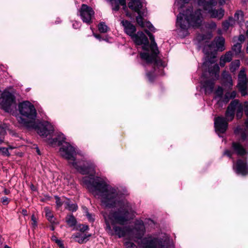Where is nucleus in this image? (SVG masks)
<instances>
[{
    "instance_id": "nucleus-1",
    "label": "nucleus",
    "mask_w": 248,
    "mask_h": 248,
    "mask_svg": "<svg viewBox=\"0 0 248 248\" xmlns=\"http://www.w3.org/2000/svg\"><path fill=\"white\" fill-rule=\"evenodd\" d=\"M82 183L94 196H98L102 204L108 208L118 207L110 216L111 224L124 225L129 220V214L132 209L131 204L125 199L121 198L118 188L108 185L99 178L85 176Z\"/></svg>"
},
{
    "instance_id": "nucleus-2",
    "label": "nucleus",
    "mask_w": 248,
    "mask_h": 248,
    "mask_svg": "<svg viewBox=\"0 0 248 248\" xmlns=\"http://www.w3.org/2000/svg\"><path fill=\"white\" fill-rule=\"evenodd\" d=\"M202 22L201 10L193 12L192 8L187 9L184 13H180L177 16L176 23L180 35L185 37L188 34V29L190 26L199 27Z\"/></svg>"
},
{
    "instance_id": "nucleus-3",
    "label": "nucleus",
    "mask_w": 248,
    "mask_h": 248,
    "mask_svg": "<svg viewBox=\"0 0 248 248\" xmlns=\"http://www.w3.org/2000/svg\"><path fill=\"white\" fill-rule=\"evenodd\" d=\"M235 134H241V138L237 141H233L232 143V149L224 151L223 155H226L231 158L233 153L238 156H243L248 155V133H247L240 126H237L234 131Z\"/></svg>"
},
{
    "instance_id": "nucleus-4",
    "label": "nucleus",
    "mask_w": 248,
    "mask_h": 248,
    "mask_svg": "<svg viewBox=\"0 0 248 248\" xmlns=\"http://www.w3.org/2000/svg\"><path fill=\"white\" fill-rule=\"evenodd\" d=\"M121 24L124 27V32L130 36L135 43L137 45H143L142 49L147 50L149 47V41L147 37L142 31L135 33L136 28L130 21L123 20Z\"/></svg>"
},
{
    "instance_id": "nucleus-5",
    "label": "nucleus",
    "mask_w": 248,
    "mask_h": 248,
    "mask_svg": "<svg viewBox=\"0 0 248 248\" xmlns=\"http://www.w3.org/2000/svg\"><path fill=\"white\" fill-rule=\"evenodd\" d=\"M18 122L27 129H34L37 133L43 137H46L53 132L54 128L48 122H44L39 124H36L35 122L28 121L21 116L17 117Z\"/></svg>"
},
{
    "instance_id": "nucleus-6",
    "label": "nucleus",
    "mask_w": 248,
    "mask_h": 248,
    "mask_svg": "<svg viewBox=\"0 0 248 248\" xmlns=\"http://www.w3.org/2000/svg\"><path fill=\"white\" fill-rule=\"evenodd\" d=\"M18 108L20 114L30 120L28 121L34 122L37 116V112L32 103L28 101H25L19 103Z\"/></svg>"
},
{
    "instance_id": "nucleus-7",
    "label": "nucleus",
    "mask_w": 248,
    "mask_h": 248,
    "mask_svg": "<svg viewBox=\"0 0 248 248\" xmlns=\"http://www.w3.org/2000/svg\"><path fill=\"white\" fill-rule=\"evenodd\" d=\"M16 104L14 95L9 91H4L0 97V105L7 112L11 110V107Z\"/></svg>"
},
{
    "instance_id": "nucleus-8",
    "label": "nucleus",
    "mask_w": 248,
    "mask_h": 248,
    "mask_svg": "<svg viewBox=\"0 0 248 248\" xmlns=\"http://www.w3.org/2000/svg\"><path fill=\"white\" fill-rule=\"evenodd\" d=\"M247 155L242 156V158H238L233 163L232 168L237 174L246 176L248 174V163Z\"/></svg>"
},
{
    "instance_id": "nucleus-9",
    "label": "nucleus",
    "mask_w": 248,
    "mask_h": 248,
    "mask_svg": "<svg viewBox=\"0 0 248 248\" xmlns=\"http://www.w3.org/2000/svg\"><path fill=\"white\" fill-rule=\"evenodd\" d=\"M145 32L148 35L151 40V45L150 46V49L152 51V53L149 54V52H142L140 53V56L141 59L146 60L149 62L152 59L154 58L157 52H158V49L157 46V44L155 42L154 36L147 30H145Z\"/></svg>"
},
{
    "instance_id": "nucleus-10",
    "label": "nucleus",
    "mask_w": 248,
    "mask_h": 248,
    "mask_svg": "<svg viewBox=\"0 0 248 248\" xmlns=\"http://www.w3.org/2000/svg\"><path fill=\"white\" fill-rule=\"evenodd\" d=\"M79 15L82 21L88 25L93 22V19L94 17V12L90 6L83 4L79 11Z\"/></svg>"
},
{
    "instance_id": "nucleus-11",
    "label": "nucleus",
    "mask_w": 248,
    "mask_h": 248,
    "mask_svg": "<svg viewBox=\"0 0 248 248\" xmlns=\"http://www.w3.org/2000/svg\"><path fill=\"white\" fill-rule=\"evenodd\" d=\"M60 153L62 157L73 162H76V153L75 148L68 142H64L60 149Z\"/></svg>"
},
{
    "instance_id": "nucleus-12",
    "label": "nucleus",
    "mask_w": 248,
    "mask_h": 248,
    "mask_svg": "<svg viewBox=\"0 0 248 248\" xmlns=\"http://www.w3.org/2000/svg\"><path fill=\"white\" fill-rule=\"evenodd\" d=\"M215 44H216L217 50L222 51L225 50V39L223 37L219 36L216 38L214 40V42H212L207 46H204L203 51L206 55L209 54L210 51L208 50L209 49L211 51L212 50V48L214 46Z\"/></svg>"
},
{
    "instance_id": "nucleus-13",
    "label": "nucleus",
    "mask_w": 248,
    "mask_h": 248,
    "mask_svg": "<svg viewBox=\"0 0 248 248\" xmlns=\"http://www.w3.org/2000/svg\"><path fill=\"white\" fill-rule=\"evenodd\" d=\"M143 248H164L161 241L156 238L145 237L142 240Z\"/></svg>"
},
{
    "instance_id": "nucleus-14",
    "label": "nucleus",
    "mask_w": 248,
    "mask_h": 248,
    "mask_svg": "<svg viewBox=\"0 0 248 248\" xmlns=\"http://www.w3.org/2000/svg\"><path fill=\"white\" fill-rule=\"evenodd\" d=\"M70 163V162H69ZM72 165L80 173L82 174H87L90 172H93L94 171V165L90 161H86L84 163L83 166H79L77 162H72L71 163Z\"/></svg>"
},
{
    "instance_id": "nucleus-15",
    "label": "nucleus",
    "mask_w": 248,
    "mask_h": 248,
    "mask_svg": "<svg viewBox=\"0 0 248 248\" xmlns=\"http://www.w3.org/2000/svg\"><path fill=\"white\" fill-rule=\"evenodd\" d=\"M106 230L111 235L115 234L118 235L119 238L124 237L125 235L126 231V227L117 226L115 225L116 223H114V224H112L113 226V231L108 221H106Z\"/></svg>"
},
{
    "instance_id": "nucleus-16",
    "label": "nucleus",
    "mask_w": 248,
    "mask_h": 248,
    "mask_svg": "<svg viewBox=\"0 0 248 248\" xmlns=\"http://www.w3.org/2000/svg\"><path fill=\"white\" fill-rule=\"evenodd\" d=\"M228 122L224 117L218 116L215 118L214 125L216 131L218 133H224L227 130Z\"/></svg>"
},
{
    "instance_id": "nucleus-17",
    "label": "nucleus",
    "mask_w": 248,
    "mask_h": 248,
    "mask_svg": "<svg viewBox=\"0 0 248 248\" xmlns=\"http://www.w3.org/2000/svg\"><path fill=\"white\" fill-rule=\"evenodd\" d=\"M216 57L214 56L212 58H211L210 60H206L203 63V67H208V72L209 73L211 76H215V77H217V76H218V72L219 70V67L218 64H215L213 66L210 67V64H213L215 62V59Z\"/></svg>"
},
{
    "instance_id": "nucleus-18",
    "label": "nucleus",
    "mask_w": 248,
    "mask_h": 248,
    "mask_svg": "<svg viewBox=\"0 0 248 248\" xmlns=\"http://www.w3.org/2000/svg\"><path fill=\"white\" fill-rule=\"evenodd\" d=\"M221 82L224 89L228 91L232 89L233 86V81L232 76L228 72L224 71L221 74Z\"/></svg>"
},
{
    "instance_id": "nucleus-19",
    "label": "nucleus",
    "mask_w": 248,
    "mask_h": 248,
    "mask_svg": "<svg viewBox=\"0 0 248 248\" xmlns=\"http://www.w3.org/2000/svg\"><path fill=\"white\" fill-rule=\"evenodd\" d=\"M231 103H233V109L234 111H236V118L238 120L241 119L246 107L245 102L240 103L239 100L235 99L232 101Z\"/></svg>"
},
{
    "instance_id": "nucleus-20",
    "label": "nucleus",
    "mask_w": 248,
    "mask_h": 248,
    "mask_svg": "<svg viewBox=\"0 0 248 248\" xmlns=\"http://www.w3.org/2000/svg\"><path fill=\"white\" fill-rule=\"evenodd\" d=\"M128 4V7L133 11L139 14L140 12V9L142 7V4L140 0H129Z\"/></svg>"
},
{
    "instance_id": "nucleus-21",
    "label": "nucleus",
    "mask_w": 248,
    "mask_h": 248,
    "mask_svg": "<svg viewBox=\"0 0 248 248\" xmlns=\"http://www.w3.org/2000/svg\"><path fill=\"white\" fill-rule=\"evenodd\" d=\"M217 4L216 0H205L202 2V6L205 11L209 13L211 10H213V7ZM199 4L201 5V1H199Z\"/></svg>"
},
{
    "instance_id": "nucleus-22",
    "label": "nucleus",
    "mask_w": 248,
    "mask_h": 248,
    "mask_svg": "<svg viewBox=\"0 0 248 248\" xmlns=\"http://www.w3.org/2000/svg\"><path fill=\"white\" fill-rule=\"evenodd\" d=\"M91 236V234L83 235L80 232L74 233L72 236V238L76 242L79 244H83L86 243L88 240V238Z\"/></svg>"
},
{
    "instance_id": "nucleus-23",
    "label": "nucleus",
    "mask_w": 248,
    "mask_h": 248,
    "mask_svg": "<svg viewBox=\"0 0 248 248\" xmlns=\"http://www.w3.org/2000/svg\"><path fill=\"white\" fill-rule=\"evenodd\" d=\"M248 81L247 76L244 70H241L238 76V84L237 87H246L247 86Z\"/></svg>"
},
{
    "instance_id": "nucleus-24",
    "label": "nucleus",
    "mask_w": 248,
    "mask_h": 248,
    "mask_svg": "<svg viewBox=\"0 0 248 248\" xmlns=\"http://www.w3.org/2000/svg\"><path fill=\"white\" fill-rule=\"evenodd\" d=\"M233 103H230L226 110L224 118L228 122L232 121L234 117L235 111L233 109Z\"/></svg>"
},
{
    "instance_id": "nucleus-25",
    "label": "nucleus",
    "mask_w": 248,
    "mask_h": 248,
    "mask_svg": "<svg viewBox=\"0 0 248 248\" xmlns=\"http://www.w3.org/2000/svg\"><path fill=\"white\" fill-rule=\"evenodd\" d=\"M215 79H211L206 80L202 83L203 88L205 90V93H211L213 90Z\"/></svg>"
},
{
    "instance_id": "nucleus-26",
    "label": "nucleus",
    "mask_w": 248,
    "mask_h": 248,
    "mask_svg": "<svg viewBox=\"0 0 248 248\" xmlns=\"http://www.w3.org/2000/svg\"><path fill=\"white\" fill-rule=\"evenodd\" d=\"M211 17L221 19L224 15V10L222 8L214 9L209 13Z\"/></svg>"
},
{
    "instance_id": "nucleus-27",
    "label": "nucleus",
    "mask_w": 248,
    "mask_h": 248,
    "mask_svg": "<svg viewBox=\"0 0 248 248\" xmlns=\"http://www.w3.org/2000/svg\"><path fill=\"white\" fill-rule=\"evenodd\" d=\"M232 54L231 51L227 52L224 55L222 56L220 58L219 65L223 67L226 62H230L232 60Z\"/></svg>"
},
{
    "instance_id": "nucleus-28",
    "label": "nucleus",
    "mask_w": 248,
    "mask_h": 248,
    "mask_svg": "<svg viewBox=\"0 0 248 248\" xmlns=\"http://www.w3.org/2000/svg\"><path fill=\"white\" fill-rule=\"evenodd\" d=\"M158 53L159 51L157 52L154 57V58L152 59L149 62L147 61L146 60H144L147 63H153L155 70L156 67H165V66L164 62H163L161 60L157 59V56Z\"/></svg>"
},
{
    "instance_id": "nucleus-29",
    "label": "nucleus",
    "mask_w": 248,
    "mask_h": 248,
    "mask_svg": "<svg viewBox=\"0 0 248 248\" xmlns=\"http://www.w3.org/2000/svg\"><path fill=\"white\" fill-rule=\"evenodd\" d=\"M45 212V216L47 219V220L51 224H58L56 221V219L55 218L53 214L52 211L49 209L48 207H45L44 208Z\"/></svg>"
},
{
    "instance_id": "nucleus-30",
    "label": "nucleus",
    "mask_w": 248,
    "mask_h": 248,
    "mask_svg": "<svg viewBox=\"0 0 248 248\" xmlns=\"http://www.w3.org/2000/svg\"><path fill=\"white\" fill-rule=\"evenodd\" d=\"M65 208L70 211L75 212L77 210L78 206L77 204L71 203L69 200L64 202Z\"/></svg>"
},
{
    "instance_id": "nucleus-31",
    "label": "nucleus",
    "mask_w": 248,
    "mask_h": 248,
    "mask_svg": "<svg viewBox=\"0 0 248 248\" xmlns=\"http://www.w3.org/2000/svg\"><path fill=\"white\" fill-rule=\"evenodd\" d=\"M66 222L70 227L74 226L76 225L77 221L73 215H68L66 217Z\"/></svg>"
},
{
    "instance_id": "nucleus-32",
    "label": "nucleus",
    "mask_w": 248,
    "mask_h": 248,
    "mask_svg": "<svg viewBox=\"0 0 248 248\" xmlns=\"http://www.w3.org/2000/svg\"><path fill=\"white\" fill-rule=\"evenodd\" d=\"M240 62L239 60H236L231 62L230 66V71L234 72L240 66Z\"/></svg>"
},
{
    "instance_id": "nucleus-33",
    "label": "nucleus",
    "mask_w": 248,
    "mask_h": 248,
    "mask_svg": "<svg viewBox=\"0 0 248 248\" xmlns=\"http://www.w3.org/2000/svg\"><path fill=\"white\" fill-rule=\"evenodd\" d=\"M234 18L236 21V23H239L243 20V12L241 11L237 12L234 16Z\"/></svg>"
},
{
    "instance_id": "nucleus-34",
    "label": "nucleus",
    "mask_w": 248,
    "mask_h": 248,
    "mask_svg": "<svg viewBox=\"0 0 248 248\" xmlns=\"http://www.w3.org/2000/svg\"><path fill=\"white\" fill-rule=\"evenodd\" d=\"M138 16L136 17V21L137 23L142 28L145 27V22L143 21V17L141 16V12L138 14Z\"/></svg>"
},
{
    "instance_id": "nucleus-35",
    "label": "nucleus",
    "mask_w": 248,
    "mask_h": 248,
    "mask_svg": "<svg viewBox=\"0 0 248 248\" xmlns=\"http://www.w3.org/2000/svg\"><path fill=\"white\" fill-rule=\"evenodd\" d=\"M98 29L100 32L105 33L108 31V28L104 22H101L98 25Z\"/></svg>"
},
{
    "instance_id": "nucleus-36",
    "label": "nucleus",
    "mask_w": 248,
    "mask_h": 248,
    "mask_svg": "<svg viewBox=\"0 0 248 248\" xmlns=\"http://www.w3.org/2000/svg\"><path fill=\"white\" fill-rule=\"evenodd\" d=\"M58 140V146L62 145L64 143L66 139L64 135L62 133H59L56 136Z\"/></svg>"
},
{
    "instance_id": "nucleus-37",
    "label": "nucleus",
    "mask_w": 248,
    "mask_h": 248,
    "mask_svg": "<svg viewBox=\"0 0 248 248\" xmlns=\"http://www.w3.org/2000/svg\"><path fill=\"white\" fill-rule=\"evenodd\" d=\"M241 47L242 45L241 43H236L232 46V50L235 52L236 54H238L241 52Z\"/></svg>"
},
{
    "instance_id": "nucleus-38",
    "label": "nucleus",
    "mask_w": 248,
    "mask_h": 248,
    "mask_svg": "<svg viewBox=\"0 0 248 248\" xmlns=\"http://www.w3.org/2000/svg\"><path fill=\"white\" fill-rule=\"evenodd\" d=\"M205 26L206 28L210 30H214L217 27L216 23L215 22L211 21L206 22L205 24Z\"/></svg>"
},
{
    "instance_id": "nucleus-39",
    "label": "nucleus",
    "mask_w": 248,
    "mask_h": 248,
    "mask_svg": "<svg viewBox=\"0 0 248 248\" xmlns=\"http://www.w3.org/2000/svg\"><path fill=\"white\" fill-rule=\"evenodd\" d=\"M0 154L6 156H9L10 155L8 149L5 147H0Z\"/></svg>"
},
{
    "instance_id": "nucleus-40",
    "label": "nucleus",
    "mask_w": 248,
    "mask_h": 248,
    "mask_svg": "<svg viewBox=\"0 0 248 248\" xmlns=\"http://www.w3.org/2000/svg\"><path fill=\"white\" fill-rule=\"evenodd\" d=\"M230 96V92H227L222 98V101L225 103H227L231 99H232Z\"/></svg>"
},
{
    "instance_id": "nucleus-41",
    "label": "nucleus",
    "mask_w": 248,
    "mask_h": 248,
    "mask_svg": "<svg viewBox=\"0 0 248 248\" xmlns=\"http://www.w3.org/2000/svg\"><path fill=\"white\" fill-rule=\"evenodd\" d=\"M54 198L56 200L57 208H59L61 207L62 205L63 202H62L60 197H59L58 196H55Z\"/></svg>"
},
{
    "instance_id": "nucleus-42",
    "label": "nucleus",
    "mask_w": 248,
    "mask_h": 248,
    "mask_svg": "<svg viewBox=\"0 0 248 248\" xmlns=\"http://www.w3.org/2000/svg\"><path fill=\"white\" fill-rule=\"evenodd\" d=\"M31 220L32 221L31 226L33 228L35 229L37 226V221L34 215H32L31 217Z\"/></svg>"
},
{
    "instance_id": "nucleus-43",
    "label": "nucleus",
    "mask_w": 248,
    "mask_h": 248,
    "mask_svg": "<svg viewBox=\"0 0 248 248\" xmlns=\"http://www.w3.org/2000/svg\"><path fill=\"white\" fill-rule=\"evenodd\" d=\"M145 27H147L151 31L155 32V29L150 22H145Z\"/></svg>"
},
{
    "instance_id": "nucleus-44",
    "label": "nucleus",
    "mask_w": 248,
    "mask_h": 248,
    "mask_svg": "<svg viewBox=\"0 0 248 248\" xmlns=\"http://www.w3.org/2000/svg\"><path fill=\"white\" fill-rule=\"evenodd\" d=\"M112 6V9L113 11H118L120 9L119 4L118 1H114L113 3H110Z\"/></svg>"
},
{
    "instance_id": "nucleus-45",
    "label": "nucleus",
    "mask_w": 248,
    "mask_h": 248,
    "mask_svg": "<svg viewBox=\"0 0 248 248\" xmlns=\"http://www.w3.org/2000/svg\"><path fill=\"white\" fill-rule=\"evenodd\" d=\"M51 240L57 243L59 246H62V244H63L61 240L58 239L56 236L52 235L51 237Z\"/></svg>"
},
{
    "instance_id": "nucleus-46",
    "label": "nucleus",
    "mask_w": 248,
    "mask_h": 248,
    "mask_svg": "<svg viewBox=\"0 0 248 248\" xmlns=\"http://www.w3.org/2000/svg\"><path fill=\"white\" fill-rule=\"evenodd\" d=\"M238 88L242 96H245L247 94V86L238 87Z\"/></svg>"
},
{
    "instance_id": "nucleus-47",
    "label": "nucleus",
    "mask_w": 248,
    "mask_h": 248,
    "mask_svg": "<svg viewBox=\"0 0 248 248\" xmlns=\"http://www.w3.org/2000/svg\"><path fill=\"white\" fill-rule=\"evenodd\" d=\"M223 93V89L222 87L219 86L216 91V94L219 97H222Z\"/></svg>"
},
{
    "instance_id": "nucleus-48",
    "label": "nucleus",
    "mask_w": 248,
    "mask_h": 248,
    "mask_svg": "<svg viewBox=\"0 0 248 248\" xmlns=\"http://www.w3.org/2000/svg\"><path fill=\"white\" fill-rule=\"evenodd\" d=\"M6 125H0V135L4 136L6 134Z\"/></svg>"
},
{
    "instance_id": "nucleus-49",
    "label": "nucleus",
    "mask_w": 248,
    "mask_h": 248,
    "mask_svg": "<svg viewBox=\"0 0 248 248\" xmlns=\"http://www.w3.org/2000/svg\"><path fill=\"white\" fill-rule=\"evenodd\" d=\"M246 107L244 110L246 115L247 117V119L245 120V123L247 124H248V102L245 101Z\"/></svg>"
},
{
    "instance_id": "nucleus-50",
    "label": "nucleus",
    "mask_w": 248,
    "mask_h": 248,
    "mask_svg": "<svg viewBox=\"0 0 248 248\" xmlns=\"http://www.w3.org/2000/svg\"><path fill=\"white\" fill-rule=\"evenodd\" d=\"M126 248H136V246L132 242H126L125 243Z\"/></svg>"
},
{
    "instance_id": "nucleus-51",
    "label": "nucleus",
    "mask_w": 248,
    "mask_h": 248,
    "mask_svg": "<svg viewBox=\"0 0 248 248\" xmlns=\"http://www.w3.org/2000/svg\"><path fill=\"white\" fill-rule=\"evenodd\" d=\"M48 142L51 145H56V144H57V145H58V140H57L56 137L49 140Z\"/></svg>"
},
{
    "instance_id": "nucleus-52",
    "label": "nucleus",
    "mask_w": 248,
    "mask_h": 248,
    "mask_svg": "<svg viewBox=\"0 0 248 248\" xmlns=\"http://www.w3.org/2000/svg\"><path fill=\"white\" fill-rule=\"evenodd\" d=\"M0 201L4 205H7L9 203L10 201L9 199L6 197H3L1 198Z\"/></svg>"
},
{
    "instance_id": "nucleus-53",
    "label": "nucleus",
    "mask_w": 248,
    "mask_h": 248,
    "mask_svg": "<svg viewBox=\"0 0 248 248\" xmlns=\"http://www.w3.org/2000/svg\"><path fill=\"white\" fill-rule=\"evenodd\" d=\"M146 76L150 81L152 82L154 80V76L151 72H149L147 73Z\"/></svg>"
},
{
    "instance_id": "nucleus-54",
    "label": "nucleus",
    "mask_w": 248,
    "mask_h": 248,
    "mask_svg": "<svg viewBox=\"0 0 248 248\" xmlns=\"http://www.w3.org/2000/svg\"><path fill=\"white\" fill-rule=\"evenodd\" d=\"M227 20L228 22H229V24L231 26H233L235 24V23H236V21L235 20V19L232 17H230L228 20Z\"/></svg>"
},
{
    "instance_id": "nucleus-55",
    "label": "nucleus",
    "mask_w": 248,
    "mask_h": 248,
    "mask_svg": "<svg viewBox=\"0 0 248 248\" xmlns=\"http://www.w3.org/2000/svg\"><path fill=\"white\" fill-rule=\"evenodd\" d=\"M230 26H231L230 25L229 22H228V20H226L222 23V27L225 30H228Z\"/></svg>"
},
{
    "instance_id": "nucleus-56",
    "label": "nucleus",
    "mask_w": 248,
    "mask_h": 248,
    "mask_svg": "<svg viewBox=\"0 0 248 248\" xmlns=\"http://www.w3.org/2000/svg\"><path fill=\"white\" fill-rule=\"evenodd\" d=\"M81 23L79 22L74 21L73 23V27L74 29H77L80 27Z\"/></svg>"
},
{
    "instance_id": "nucleus-57",
    "label": "nucleus",
    "mask_w": 248,
    "mask_h": 248,
    "mask_svg": "<svg viewBox=\"0 0 248 248\" xmlns=\"http://www.w3.org/2000/svg\"><path fill=\"white\" fill-rule=\"evenodd\" d=\"M88 230H89V227L87 225H82L81 227H80V231L81 232H84Z\"/></svg>"
},
{
    "instance_id": "nucleus-58",
    "label": "nucleus",
    "mask_w": 248,
    "mask_h": 248,
    "mask_svg": "<svg viewBox=\"0 0 248 248\" xmlns=\"http://www.w3.org/2000/svg\"><path fill=\"white\" fill-rule=\"evenodd\" d=\"M119 4L124 6V9H125L126 8V0H118Z\"/></svg>"
},
{
    "instance_id": "nucleus-59",
    "label": "nucleus",
    "mask_w": 248,
    "mask_h": 248,
    "mask_svg": "<svg viewBox=\"0 0 248 248\" xmlns=\"http://www.w3.org/2000/svg\"><path fill=\"white\" fill-rule=\"evenodd\" d=\"M230 94L231 95V98L234 99L236 96L237 93L235 91H233L232 92H230Z\"/></svg>"
},
{
    "instance_id": "nucleus-60",
    "label": "nucleus",
    "mask_w": 248,
    "mask_h": 248,
    "mask_svg": "<svg viewBox=\"0 0 248 248\" xmlns=\"http://www.w3.org/2000/svg\"><path fill=\"white\" fill-rule=\"evenodd\" d=\"M238 40L240 42L239 43H242V42H243L245 39V37L244 36V35H242V34H241L238 37Z\"/></svg>"
},
{
    "instance_id": "nucleus-61",
    "label": "nucleus",
    "mask_w": 248,
    "mask_h": 248,
    "mask_svg": "<svg viewBox=\"0 0 248 248\" xmlns=\"http://www.w3.org/2000/svg\"><path fill=\"white\" fill-rule=\"evenodd\" d=\"M93 36L97 39H98V40H99L100 41L101 40V36L99 34H95V33H93Z\"/></svg>"
},
{
    "instance_id": "nucleus-62",
    "label": "nucleus",
    "mask_w": 248,
    "mask_h": 248,
    "mask_svg": "<svg viewBox=\"0 0 248 248\" xmlns=\"http://www.w3.org/2000/svg\"><path fill=\"white\" fill-rule=\"evenodd\" d=\"M3 193L5 195H9L10 193V190L5 188L3 190Z\"/></svg>"
},
{
    "instance_id": "nucleus-63",
    "label": "nucleus",
    "mask_w": 248,
    "mask_h": 248,
    "mask_svg": "<svg viewBox=\"0 0 248 248\" xmlns=\"http://www.w3.org/2000/svg\"><path fill=\"white\" fill-rule=\"evenodd\" d=\"M22 214L24 216H27L28 215L27 211L26 209H22Z\"/></svg>"
},
{
    "instance_id": "nucleus-64",
    "label": "nucleus",
    "mask_w": 248,
    "mask_h": 248,
    "mask_svg": "<svg viewBox=\"0 0 248 248\" xmlns=\"http://www.w3.org/2000/svg\"><path fill=\"white\" fill-rule=\"evenodd\" d=\"M54 224H51V225L50 226V229L51 231H54L55 230V227L54 226Z\"/></svg>"
}]
</instances>
